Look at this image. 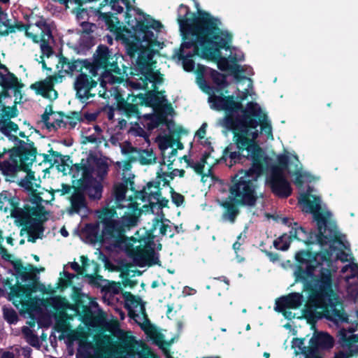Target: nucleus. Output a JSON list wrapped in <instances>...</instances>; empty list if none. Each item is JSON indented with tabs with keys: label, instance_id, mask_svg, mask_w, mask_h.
Masks as SVG:
<instances>
[{
	"label": "nucleus",
	"instance_id": "nucleus-50",
	"mask_svg": "<svg viewBox=\"0 0 358 358\" xmlns=\"http://www.w3.org/2000/svg\"><path fill=\"white\" fill-rule=\"evenodd\" d=\"M76 15L78 20H83L87 15V12L84 9H78L76 11Z\"/></svg>",
	"mask_w": 358,
	"mask_h": 358
},
{
	"label": "nucleus",
	"instance_id": "nucleus-55",
	"mask_svg": "<svg viewBox=\"0 0 358 358\" xmlns=\"http://www.w3.org/2000/svg\"><path fill=\"white\" fill-rule=\"evenodd\" d=\"M118 124H119L120 128L122 129V128H124L126 126L127 120H124V119H122V120L119 119Z\"/></svg>",
	"mask_w": 358,
	"mask_h": 358
},
{
	"label": "nucleus",
	"instance_id": "nucleus-38",
	"mask_svg": "<svg viewBox=\"0 0 358 358\" xmlns=\"http://www.w3.org/2000/svg\"><path fill=\"white\" fill-rule=\"evenodd\" d=\"M3 313L4 319L10 324H15L17 322L18 317L16 312L8 308H3Z\"/></svg>",
	"mask_w": 358,
	"mask_h": 358
},
{
	"label": "nucleus",
	"instance_id": "nucleus-39",
	"mask_svg": "<svg viewBox=\"0 0 358 358\" xmlns=\"http://www.w3.org/2000/svg\"><path fill=\"white\" fill-rule=\"evenodd\" d=\"M63 274H64V278H60V283H59L60 286L62 288L66 287L69 285H71L72 279L73 278L76 277V275L69 273L68 272H66L65 271H64Z\"/></svg>",
	"mask_w": 358,
	"mask_h": 358
},
{
	"label": "nucleus",
	"instance_id": "nucleus-57",
	"mask_svg": "<svg viewBox=\"0 0 358 358\" xmlns=\"http://www.w3.org/2000/svg\"><path fill=\"white\" fill-rule=\"evenodd\" d=\"M60 233L64 237H67L69 236V233L64 227L61 229Z\"/></svg>",
	"mask_w": 358,
	"mask_h": 358
},
{
	"label": "nucleus",
	"instance_id": "nucleus-12",
	"mask_svg": "<svg viewBox=\"0 0 358 358\" xmlns=\"http://www.w3.org/2000/svg\"><path fill=\"white\" fill-rule=\"evenodd\" d=\"M17 143L13 148L9 150L10 159L2 165L3 171H8L12 173L18 169H22L25 171H29V167L36 159V152L34 150H26L23 145Z\"/></svg>",
	"mask_w": 358,
	"mask_h": 358
},
{
	"label": "nucleus",
	"instance_id": "nucleus-22",
	"mask_svg": "<svg viewBox=\"0 0 358 358\" xmlns=\"http://www.w3.org/2000/svg\"><path fill=\"white\" fill-rule=\"evenodd\" d=\"M343 273H347L345 280L348 284V292L352 297L358 296V264L350 263L343 267Z\"/></svg>",
	"mask_w": 358,
	"mask_h": 358
},
{
	"label": "nucleus",
	"instance_id": "nucleus-10",
	"mask_svg": "<svg viewBox=\"0 0 358 358\" xmlns=\"http://www.w3.org/2000/svg\"><path fill=\"white\" fill-rule=\"evenodd\" d=\"M0 210L4 213H10L13 217L18 219L21 224L25 225H36L47 220V215L40 206L38 208H31L28 206L25 210L17 208L12 194L3 191L0 193Z\"/></svg>",
	"mask_w": 358,
	"mask_h": 358
},
{
	"label": "nucleus",
	"instance_id": "nucleus-45",
	"mask_svg": "<svg viewBox=\"0 0 358 358\" xmlns=\"http://www.w3.org/2000/svg\"><path fill=\"white\" fill-rule=\"evenodd\" d=\"M15 352L19 355L24 356L25 358L29 357L31 354V349L28 347L26 348H16Z\"/></svg>",
	"mask_w": 358,
	"mask_h": 358
},
{
	"label": "nucleus",
	"instance_id": "nucleus-58",
	"mask_svg": "<svg viewBox=\"0 0 358 358\" xmlns=\"http://www.w3.org/2000/svg\"><path fill=\"white\" fill-rule=\"evenodd\" d=\"M81 24H82V26H83V27H87V26H88V25H89V26L90 27V31H93V30H92V27H95L94 24H89V23L85 22H81Z\"/></svg>",
	"mask_w": 358,
	"mask_h": 358
},
{
	"label": "nucleus",
	"instance_id": "nucleus-49",
	"mask_svg": "<svg viewBox=\"0 0 358 358\" xmlns=\"http://www.w3.org/2000/svg\"><path fill=\"white\" fill-rule=\"evenodd\" d=\"M70 266L73 270L77 272L78 274L82 275V266H80L77 262H71L70 263Z\"/></svg>",
	"mask_w": 358,
	"mask_h": 358
},
{
	"label": "nucleus",
	"instance_id": "nucleus-11",
	"mask_svg": "<svg viewBox=\"0 0 358 358\" xmlns=\"http://www.w3.org/2000/svg\"><path fill=\"white\" fill-rule=\"evenodd\" d=\"M36 285L31 282L26 286L15 285L10 288L9 299L15 306L24 316L36 317L39 312L40 307L38 301L32 297V292L34 291Z\"/></svg>",
	"mask_w": 358,
	"mask_h": 358
},
{
	"label": "nucleus",
	"instance_id": "nucleus-9",
	"mask_svg": "<svg viewBox=\"0 0 358 358\" xmlns=\"http://www.w3.org/2000/svg\"><path fill=\"white\" fill-rule=\"evenodd\" d=\"M355 329H346L343 328L338 332V342L341 349L336 353L334 358H350L358 352V335L353 334ZM292 348L296 354H302L305 358H313V352L309 343L308 347L304 346V340L294 338L292 341Z\"/></svg>",
	"mask_w": 358,
	"mask_h": 358
},
{
	"label": "nucleus",
	"instance_id": "nucleus-26",
	"mask_svg": "<svg viewBox=\"0 0 358 358\" xmlns=\"http://www.w3.org/2000/svg\"><path fill=\"white\" fill-rule=\"evenodd\" d=\"M303 302V296L297 292L278 299L275 302V310H284L285 308L296 309Z\"/></svg>",
	"mask_w": 358,
	"mask_h": 358
},
{
	"label": "nucleus",
	"instance_id": "nucleus-14",
	"mask_svg": "<svg viewBox=\"0 0 358 358\" xmlns=\"http://www.w3.org/2000/svg\"><path fill=\"white\" fill-rule=\"evenodd\" d=\"M129 315L134 321L138 324L144 330L145 334L157 345H162L163 343L162 336L158 334L155 328L150 324L145 314V309L143 302L137 304L131 311Z\"/></svg>",
	"mask_w": 358,
	"mask_h": 358
},
{
	"label": "nucleus",
	"instance_id": "nucleus-60",
	"mask_svg": "<svg viewBox=\"0 0 358 358\" xmlns=\"http://www.w3.org/2000/svg\"><path fill=\"white\" fill-rule=\"evenodd\" d=\"M282 222L285 224H290V225L292 224L290 220L288 218H283Z\"/></svg>",
	"mask_w": 358,
	"mask_h": 358
},
{
	"label": "nucleus",
	"instance_id": "nucleus-31",
	"mask_svg": "<svg viewBox=\"0 0 358 358\" xmlns=\"http://www.w3.org/2000/svg\"><path fill=\"white\" fill-rule=\"evenodd\" d=\"M82 263V275H85L88 278H93L98 273V264L94 261H90L85 256L80 257Z\"/></svg>",
	"mask_w": 358,
	"mask_h": 358
},
{
	"label": "nucleus",
	"instance_id": "nucleus-1",
	"mask_svg": "<svg viewBox=\"0 0 358 358\" xmlns=\"http://www.w3.org/2000/svg\"><path fill=\"white\" fill-rule=\"evenodd\" d=\"M277 160L279 166H273L266 178L273 192L277 196L287 197L292 193L290 184L284 176V170L287 166L289 173L294 177V184L299 189H301L303 185L315 180L313 176L301 169L295 155L288 152L280 155ZM313 189L310 187L306 192L301 191L299 203L302 210L311 213L317 222L318 234L315 235V239L294 222L289 231V236L283 234L273 244L278 250H286L289 247L291 238H294L305 243L316 241L322 245H329V252H320L314 257L309 252H298L295 255L296 260L301 264H307V266L306 270H296L294 275L296 282L303 283V291L306 296L304 309L306 315L313 318L325 316L336 321L348 322L338 294L336 268L333 266L329 255H332L336 249L348 250L350 244L343 242L331 218V213L322 206L320 197L313 194Z\"/></svg>",
	"mask_w": 358,
	"mask_h": 358
},
{
	"label": "nucleus",
	"instance_id": "nucleus-34",
	"mask_svg": "<svg viewBox=\"0 0 358 358\" xmlns=\"http://www.w3.org/2000/svg\"><path fill=\"white\" fill-rule=\"evenodd\" d=\"M36 267H34L31 264H27L26 266H22V268L19 269V273L24 280H34L36 276Z\"/></svg>",
	"mask_w": 358,
	"mask_h": 358
},
{
	"label": "nucleus",
	"instance_id": "nucleus-24",
	"mask_svg": "<svg viewBox=\"0 0 358 358\" xmlns=\"http://www.w3.org/2000/svg\"><path fill=\"white\" fill-rule=\"evenodd\" d=\"M91 63L83 60L69 61L66 58H62L57 65L59 73L65 75H73L76 73H81Z\"/></svg>",
	"mask_w": 358,
	"mask_h": 358
},
{
	"label": "nucleus",
	"instance_id": "nucleus-20",
	"mask_svg": "<svg viewBox=\"0 0 358 358\" xmlns=\"http://www.w3.org/2000/svg\"><path fill=\"white\" fill-rule=\"evenodd\" d=\"M146 108H148V106L145 105H141L139 108L136 104H131L127 102L124 104L121 103L118 108L116 110H110L108 112V116L110 120H113L115 114H124L127 118L134 117L141 122L143 115H145L143 114L142 112Z\"/></svg>",
	"mask_w": 358,
	"mask_h": 358
},
{
	"label": "nucleus",
	"instance_id": "nucleus-23",
	"mask_svg": "<svg viewBox=\"0 0 358 358\" xmlns=\"http://www.w3.org/2000/svg\"><path fill=\"white\" fill-rule=\"evenodd\" d=\"M53 306L57 309H65L68 306V301L61 298L53 299ZM55 329L58 332H66L69 330L68 316L64 310L59 311L55 316Z\"/></svg>",
	"mask_w": 358,
	"mask_h": 358
},
{
	"label": "nucleus",
	"instance_id": "nucleus-33",
	"mask_svg": "<svg viewBox=\"0 0 358 358\" xmlns=\"http://www.w3.org/2000/svg\"><path fill=\"white\" fill-rule=\"evenodd\" d=\"M223 206L226 208L225 212L223 213L222 219L224 221H229L234 222L235 219L238 214V210L236 206L231 203L228 201H225L223 203Z\"/></svg>",
	"mask_w": 358,
	"mask_h": 358
},
{
	"label": "nucleus",
	"instance_id": "nucleus-3",
	"mask_svg": "<svg viewBox=\"0 0 358 358\" xmlns=\"http://www.w3.org/2000/svg\"><path fill=\"white\" fill-rule=\"evenodd\" d=\"M178 21L183 36L179 59L182 60L186 71H195L196 83L202 91L209 94L220 95V91L227 87L226 76L208 69L203 65L195 66L192 57L196 55L201 57L216 61L220 70L229 71L233 74L237 85V98L244 101L255 95L252 81L250 78L241 76L242 67L236 62L242 61L243 53L235 48H231V35L221 29V22L208 13H199V17L188 10V8L180 5L178 8Z\"/></svg>",
	"mask_w": 358,
	"mask_h": 358
},
{
	"label": "nucleus",
	"instance_id": "nucleus-54",
	"mask_svg": "<svg viewBox=\"0 0 358 358\" xmlns=\"http://www.w3.org/2000/svg\"><path fill=\"white\" fill-rule=\"evenodd\" d=\"M2 240H3V237H2L1 231H0V255H1L3 257L6 258V256L9 257V255H6V251L1 245Z\"/></svg>",
	"mask_w": 358,
	"mask_h": 358
},
{
	"label": "nucleus",
	"instance_id": "nucleus-52",
	"mask_svg": "<svg viewBox=\"0 0 358 358\" xmlns=\"http://www.w3.org/2000/svg\"><path fill=\"white\" fill-rule=\"evenodd\" d=\"M0 358H15V354L10 351H3L1 354Z\"/></svg>",
	"mask_w": 358,
	"mask_h": 358
},
{
	"label": "nucleus",
	"instance_id": "nucleus-43",
	"mask_svg": "<svg viewBox=\"0 0 358 358\" xmlns=\"http://www.w3.org/2000/svg\"><path fill=\"white\" fill-rule=\"evenodd\" d=\"M336 258L341 262H348L352 259L351 253L341 250L336 253Z\"/></svg>",
	"mask_w": 358,
	"mask_h": 358
},
{
	"label": "nucleus",
	"instance_id": "nucleus-42",
	"mask_svg": "<svg viewBox=\"0 0 358 358\" xmlns=\"http://www.w3.org/2000/svg\"><path fill=\"white\" fill-rule=\"evenodd\" d=\"M116 165L120 170L123 171V178H125L127 172H129L131 168L130 163L127 162H117Z\"/></svg>",
	"mask_w": 358,
	"mask_h": 358
},
{
	"label": "nucleus",
	"instance_id": "nucleus-28",
	"mask_svg": "<svg viewBox=\"0 0 358 358\" xmlns=\"http://www.w3.org/2000/svg\"><path fill=\"white\" fill-rule=\"evenodd\" d=\"M11 101L6 92L0 94V120H10L17 115V110L15 106H6Z\"/></svg>",
	"mask_w": 358,
	"mask_h": 358
},
{
	"label": "nucleus",
	"instance_id": "nucleus-17",
	"mask_svg": "<svg viewBox=\"0 0 358 358\" xmlns=\"http://www.w3.org/2000/svg\"><path fill=\"white\" fill-rule=\"evenodd\" d=\"M168 178H170V176L167 173L157 172V181L148 183L143 191L138 193L136 199L141 198L142 200L148 201L150 204L151 201H154L160 196L159 185L161 183V180L163 182V185H165L168 183ZM171 178H172L171 177Z\"/></svg>",
	"mask_w": 358,
	"mask_h": 358
},
{
	"label": "nucleus",
	"instance_id": "nucleus-5",
	"mask_svg": "<svg viewBox=\"0 0 358 358\" xmlns=\"http://www.w3.org/2000/svg\"><path fill=\"white\" fill-rule=\"evenodd\" d=\"M123 182L115 184L113 198L107 206L96 212L99 222L104 225L103 236L114 248L124 251L134 264L140 266L151 264L155 255L150 246L151 240L158 236L171 238L174 235V228L167 220L159 218V225L154 229L153 222L146 229H141L137 232V238H127L124 233L137 225L141 209L138 203L134 201L131 195L127 199L128 185L131 174Z\"/></svg>",
	"mask_w": 358,
	"mask_h": 358
},
{
	"label": "nucleus",
	"instance_id": "nucleus-44",
	"mask_svg": "<svg viewBox=\"0 0 358 358\" xmlns=\"http://www.w3.org/2000/svg\"><path fill=\"white\" fill-rule=\"evenodd\" d=\"M173 202L178 206L182 204L184 201V197L180 194L173 192L171 195Z\"/></svg>",
	"mask_w": 358,
	"mask_h": 358
},
{
	"label": "nucleus",
	"instance_id": "nucleus-46",
	"mask_svg": "<svg viewBox=\"0 0 358 358\" xmlns=\"http://www.w3.org/2000/svg\"><path fill=\"white\" fill-rule=\"evenodd\" d=\"M121 290V285L120 283L112 282L108 286V291L113 294H118Z\"/></svg>",
	"mask_w": 358,
	"mask_h": 358
},
{
	"label": "nucleus",
	"instance_id": "nucleus-27",
	"mask_svg": "<svg viewBox=\"0 0 358 358\" xmlns=\"http://www.w3.org/2000/svg\"><path fill=\"white\" fill-rule=\"evenodd\" d=\"M0 85L4 89H15V96L19 93L18 89L22 87L18 79L8 71V69L3 64H0Z\"/></svg>",
	"mask_w": 358,
	"mask_h": 358
},
{
	"label": "nucleus",
	"instance_id": "nucleus-25",
	"mask_svg": "<svg viewBox=\"0 0 358 358\" xmlns=\"http://www.w3.org/2000/svg\"><path fill=\"white\" fill-rule=\"evenodd\" d=\"M0 131L14 143V145L23 143L22 141L18 139L17 135L21 137H25V135L23 132L19 131L18 126L13 122L0 120Z\"/></svg>",
	"mask_w": 358,
	"mask_h": 358
},
{
	"label": "nucleus",
	"instance_id": "nucleus-7",
	"mask_svg": "<svg viewBox=\"0 0 358 358\" xmlns=\"http://www.w3.org/2000/svg\"><path fill=\"white\" fill-rule=\"evenodd\" d=\"M153 114H145L143 117L141 124L148 130H152L155 128L160 127L162 129L166 127L169 133L161 134L157 137V142L159 147L162 152L167 151L169 148H179L183 149V145L179 141L178 138H175L174 134L178 130L174 129V123L172 120L168 119V115H171L173 109L169 105L162 106L157 110L154 108Z\"/></svg>",
	"mask_w": 358,
	"mask_h": 358
},
{
	"label": "nucleus",
	"instance_id": "nucleus-40",
	"mask_svg": "<svg viewBox=\"0 0 358 358\" xmlns=\"http://www.w3.org/2000/svg\"><path fill=\"white\" fill-rule=\"evenodd\" d=\"M142 301L140 298H136L132 295L129 296L126 300V306L129 310V313L136 306L137 304H141Z\"/></svg>",
	"mask_w": 358,
	"mask_h": 358
},
{
	"label": "nucleus",
	"instance_id": "nucleus-51",
	"mask_svg": "<svg viewBox=\"0 0 358 358\" xmlns=\"http://www.w3.org/2000/svg\"><path fill=\"white\" fill-rule=\"evenodd\" d=\"M97 141L100 142V138L95 136L94 134L90 135L85 138V142L96 143Z\"/></svg>",
	"mask_w": 358,
	"mask_h": 358
},
{
	"label": "nucleus",
	"instance_id": "nucleus-16",
	"mask_svg": "<svg viewBox=\"0 0 358 358\" xmlns=\"http://www.w3.org/2000/svg\"><path fill=\"white\" fill-rule=\"evenodd\" d=\"M27 173L26 177L21 180L20 185L22 187H24L27 190L30 191L33 193V196L31 198V203L34 204V206L31 208H38L41 207L43 208V211L47 213L44 208L42 206L43 203H48V199L45 198V194L50 195L49 192H42L38 191V188H39L40 180L36 178L34 176V172L31 171H27ZM48 215V214H46Z\"/></svg>",
	"mask_w": 358,
	"mask_h": 358
},
{
	"label": "nucleus",
	"instance_id": "nucleus-53",
	"mask_svg": "<svg viewBox=\"0 0 358 358\" xmlns=\"http://www.w3.org/2000/svg\"><path fill=\"white\" fill-rule=\"evenodd\" d=\"M71 189V187L68 185H62V189H57L55 192H61L62 195H64L66 193H69Z\"/></svg>",
	"mask_w": 358,
	"mask_h": 358
},
{
	"label": "nucleus",
	"instance_id": "nucleus-59",
	"mask_svg": "<svg viewBox=\"0 0 358 358\" xmlns=\"http://www.w3.org/2000/svg\"><path fill=\"white\" fill-rule=\"evenodd\" d=\"M240 247H241V243H238V241H236V243H234L233 245V248L234 250H235V252H236L237 250H238L240 249Z\"/></svg>",
	"mask_w": 358,
	"mask_h": 358
},
{
	"label": "nucleus",
	"instance_id": "nucleus-32",
	"mask_svg": "<svg viewBox=\"0 0 358 358\" xmlns=\"http://www.w3.org/2000/svg\"><path fill=\"white\" fill-rule=\"evenodd\" d=\"M134 155L133 161H138L141 164H150L155 160L153 152L148 150H138Z\"/></svg>",
	"mask_w": 358,
	"mask_h": 358
},
{
	"label": "nucleus",
	"instance_id": "nucleus-47",
	"mask_svg": "<svg viewBox=\"0 0 358 358\" xmlns=\"http://www.w3.org/2000/svg\"><path fill=\"white\" fill-rule=\"evenodd\" d=\"M206 127L207 124L203 123L201 127L199 129V130L196 133V136L199 138H204L206 133Z\"/></svg>",
	"mask_w": 358,
	"mask_h": 358
},
{
	"label": "nucleus",
	"instance_id": "nucleus-64",
	"mask_svg": "<svg viewBox=\"0 0 358 358\" xmlns=\"http://www.w3.org/2000/svg\"><path fill=\"white\" fill-rule=\"evenodd\" d=\"M264 357L265 358H269L270 357V354L268 352H264Z\"/></svg>",
	"mask_w": 358,
	"mask_h": 358
},
{
	"label": "nucleus",
	"instance_id": "nucleus-61",
	"mask_svg": "<svg viewBox=\"0 0 358 358\" xmlns=\"http://www.w3.org/2000/svg\"><path fill=\"white\" fill-rule=\"evenodd\" d=\"M13 238H12V237H10V236H9V237H8V238H6V242H7L8 244L11 245H13Z\"/></svg>",
	"mask_w": 358,
	"mask_h": 358
},
{
	"label": "nucleus",
	"instance_id": "nucleus-56",
	"mask_svg": "<svg viewBox=\"0 0 358 358\" xmlns=\"http://www.w3.org/2000/svg\"><path fill=\"white\" fill-rule=\"evenodd\" d=\"M268 256L269 257L270 259L272 262H275V261H276L278 259L277 255H274V254H272V253H268Z\"/></svg>",
	"mask_w": 358,
	"mask_h": 358
},
{
	"label": "nucleus",
	"instance_id": "nucleus-35",
	"mask_svg": "<svg viewBox=\"0 0 358 358\" xmlns=\"http://www.w3.org/2000/svg\"><path fill=\"white\" fill-rule=\"evenodd\" d=\"M121 152L123 155H127V157L132 160L134 159L135 155L134 152H137L138 149L134 148L131 145L130 143L124 142L120 145Z\"/></svg>",
	"mask_w": 358,
	"mask_h": 358
},
{
	"label": "nucleus",
	"instance_id": "nucleus-63",
	"mask_svg": "<svg viewBox=\"0 0 358 358\" xmlns=\"http://www.w3.org/2000/svg\"><path fill=\"white\" fill-rule=\"evenodd\" d=\"M144 133H145V132H144V131H143V129H141V131H138V132H137V134H138V136H143V135H144Z\"/></svg>",
	"mask_w": 358,
	"mask_h": 358
},
{
	"label": "nucleus",
	"instance_id": "nucleus-29",
	"mask_svg": "<svg viewBox=\"0 0 358 358\" xmlns=\"http://www.w3.org/2000/svg\"><path fill=\"white\" fill-rule=\"evenodd\" d=\"M169 200L164 198H162L161 195L158 196L154 201H151L150 204V210L152 215L155 216L152 218L153 221L154 229H156V226L159 225V218L163 219L164 215L162 212V208L167 207Z\"/></svg>",
	"mask_w": 358,
	"mask_h": 358
},
{
	"label": "nucleus",
	"instance_id": "nucleus-37",
	"mask_svg": "<svg viewBox=\"0 0 358 358\" xmlns=\"http://www.w3.org/2000/svg\"><path fill=\"white\" fill-rule=\"evenodd\" d=\"M178 149L176 147L172 149L171 152L164 151V152H162L164 163L167 164L169 169H171L170 166L173 164L176 159Z\"/></svg>",
	"mask_w": 358,
	"mask_h": 358
},
{
	"label": "nucleus",
	"instance_id": "nucleus-6",
	"mask_svg": "<svg viewBox=\"0 0 358 358\" xmlns=\"http://www.w3.org/2000/svg\"><path fill=\"white\" fill-rule=\"evenodd\" d=\"M92 327L108 329L115 337L101 334L95 338L96 358H159L150 349L140 346L130 332L119 329L117 320L107 321L103 314L87 322Z\"/></svg>",
	"mask_w": 358,
	"mask_h": 358
},
{
	"label": "nucleus",
	"instance_id": "nucleus-36",
	"mask_svg": "<svg viewBox=\"0 0 358 358\" xmlns=\"http://www.w3.org/2000/svg\"><path fill=\"white\" fill-rule=\"evenodd\" d=\"M22 332L26 341L31 345L35 346L38 345V340L37 336L34 334L33 331L28 327H24Z\"/></svg>",
	"mask_w": 358,
	"mask_h": 358
},
{
	"label": "nucleus",
	"instance_id": "nucleus-62",
	"mask_svg": "<svg viewBox=\"0 0 358 358\" xmlns=\"http://www.w3.org/2000/svg\"><path fill=\"white\" fill-rule=\"evenodd\" d=\"M94 129L97 133L101 131V129L98 126H94Z\"/></svg>",
	"mask_w": 358,
	"mask_h": 358
},
{
	"label": "nucleus",
	"instance_id": "nucleus-4",
	"mask_svg": "<svg viewBox=\"0 0 358 358\" xmlns=\"http://www.w3.org/2000/svg\"><path fill=\"white\" fill-rule=\"evenodd\" d=\"M210 107L225 111L227 115L219 124L234 131V141L223 152L222 158L229 166L242 163L243 159L252 162V166L247 171H239L230 187V195L238 203L254 206L257 199V181L266 166L264 152L256 141L259 136L257 127L266 139L273 140L272 127L260 106L255 102H249L243 108L241 101L234 100L233 96L222 94L208 96Z\"/></svg>",
	"mask_w": 358,
	"mask_h": 358
},
{
	"label": "nucleus",
	"instance_id": "nucleus-18",
	"mask_svg": "<svg viewBox=\"0 0 358 358\" xmlns=\"http://www.w3.org/2000/svg\"><path fill=\"white\" fill-rule=\"evenodd\" d=\"M63 76L64 75L49 76L43 80L32 84L31 87L44 98L55 100L57 98V92L54 89V84L61 82Z\"/></svg>",
	"mask_w": 358,
	"mask_h": 358
},
{
	"label": "nucleus",
	"instance_id": "nucleus-2",
	"mask_svg": "<svg viewBox=\"0 0 358 358\" xmlns=\"http://www.w3.org/2000/svg\"><path fill=\"white\" fill-rule=\"evenodd\" d=\"M96 0H85L96 1ZM135 0H103L98 10L99 18L106 24L107 29L122 40L127 46L131 56L138 55L137 73L124 81V75L117 66L118 57L113 55L108 48L99 46L94 56V62L80 73L75 82L78 96L85 101L92 96L91 90L97 85L94 79L100 81L99 91L100 96L108 99L115 96L122 98V94L115 85L123 83L134 90H148L151 94L157 84L163 81L162 75L156 69L153 58L162 48V43L157 41L158 33L162 28V24L150 17H145L143 22L131 17V12L136 11Z\"/></svg>",
	"mask_w": 358,
	"mask_h": 358
},
{
	"label": "nucleus",
	"instance_id": "nucleus-21",
	"mask_svg": "<svg viewBox=\"0 0 358 358\" xmlns=\"http://www.w3.org/2000/svg\"><path fill=\"white\" fill-rule=\"evenodd\" d=\"M311 346L313 358H323L321 352L323 350L331 348L334 344L333 338L324 333H317L313 335L309 341Z\"/></svg>",
	"mask_w": 358,
	"mask_h": 358
},
{
	"label": "nucleus",
	"instance_id": "nucleus-15",
	"mask_svg": "<svg viewBox=\"0 0 358 358\" xmlns=\"http://www.w3.org/2000/svg\"><path fill=\"white\" fill-rule=\"evenodd\" d=\"M41 123L49 131H55L59 128H66L69 126L73 128L76 122L71 117L64 116L61 113L52 112V108H46L45 113L41 116Z\"/></svg>",
	"mask_w": 358,
	"mask_h": 358
},
{
	"label": "nucleus",
	"instance_id": "nucleus-19",
	"mask_svg": "<svg viewBox=\"0 0 358 358\" xmlns=\"http://www.w3.org/2000/svg\"><path fill=\"white\" fill-rule=\"evenodd\" d=\"M25 34L34 43H39L41 40H52L50 27L42 19L34 24H29L26 28Z\"/></svg>",
	"mask_w": 358,
	"mask_h": 358
},
{
	"label": "nucleus",
	"instance_id": "nucleus-8",
	"mask_svg": "<svg viewBox=\"0 0 358 358\" xmlns=\"http://www.w3.org/2000/svg\"><path fill=\"white\" fill-rule=\"evenodd\" d=\"M75 168L76 173L73 177L83 183H89L94 180V183L90 185L87 191L91 199H99L102 194L100 181L108 173V164L102 159L90 157L86 160L83 159L79 164L75 166Z\"/></svg>",
	"mask_w": 358,
	"mask_h": 358
},
{
	"label": "nucleus",
	"instance_id": "nucleus-13",
	"mask_svg": "<svg viewBox=\"0 0 358 358\" xmlns=\"http://www.w3.org/2000/svg\"><path fill=\"white\" fill-rule=\"evenodd\" d=\"M182 159L186 162L187 166L191 167L197 174L201 176V180L204 185H211L213 181L211 170L213 166L217 163L215 159L210 154L204 155L196 162L191 161L185 155Z\"/></svg>",
	"mask_w": 358,
	"mask_h": 358
},
{
	"label": "nucleus",
	"instance_id": "nucleus-41",
	"mask_svg": "<svg viewBox=\"0 0 358 358\" xmlns=\"http://www.w3.org/2000/svg\"><path fill=\"white\" fill-rule=\"evenodd\" d=\"M50 41L51 40H41L39 41V43H41V50L42 54L48 57H50L52 54V48L50 45Z\"/></svg>",
	"mask_w": 358,
	"mask_h": 358
},
{
	"label": "nucleus",
	"instance_id": "nucleus-30",
	"mask_svg": "<svg viewBox=\"0 0 358 358\" xmlns=\"http://www.w3.org/2000/svg\"><path fill=\"white\" fill-rule=\"evenodd\" d=\"M71 208L74 213L80 214L81 216H85L87 213V208L85 203V199L83 194L75 193L71 198Z\"/></svg>",
	"mask_w": 358,
	"mask_h": 358
},
{
	"label": "nucleus",
	"instance_id": "nucleus-48",
	"mask_svg": "<svg viewBox=\"0 0 358 358\" xmlns=\"http://www.w3.org/2000/svg\"><path fill=\"white\" fill-rule=\"evenodd\" d=\"M290 308H285L284 310H278V312L282 313L285 318H287L289 320H291L292 318H294L295 317V315L292 313V311L289 310Z\"/></svg>",
	"mask_w": 358,
	"mask_h": 358
}]
</instances>
